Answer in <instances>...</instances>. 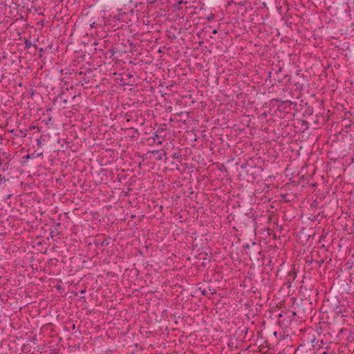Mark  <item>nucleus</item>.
<instances>
[{
	"label": "nucleus",
	"mask_w": 354,
	"mask_h": 354,
	"mask_svg": "<svg viewBox=\"0 0 354 354\" xmlns=\"http://www.w3.org/2000/svg\"><path fill=\"white\" fill-rule=\"evenodd\" d=\"M158 145H162V141H159V142H158Z\"/></svg>",
	"instance_id": "22"
},
{
	"label": "nucleus",
	"mask_w": 354,
	"mask_h": 354,
	"mask_svg": "<svg viewBox=\"0 0 354 354\" xmlns=\"http://www.w3.org/2000/svg\"><path fill=\"white\" fill-rule=\"evenodd\" d=\"M245 333H247V331L248 330V328H245Z\"/></svg>",
	"instance_id": "23"
},
{
	"label": "nucleus",
	"mask_w": 354,
	"mask_h": 354,
	"mask_svg": "<svg viewBox=\"0 0 354 354\" xmlns=\"http://www.w3.org/2000/svg\"><path fill=\"white\" fill-rule=\"evenodd\" d=\"M37 144H38V145H40V144H41V141H40V140H37Z\"/></svg>",
	"instance_id": "20"
},
{
	"label": "nucleus",
	"mask_w": 354,
	"mask_h": 354,
	"mask_svg": "<svg viewBox=\"0 0 354 354\" xmlns=\"http://www.w3.org/2000/svg\"><path fill=\"white\" fill-rule=\"evenodd\" d=\"M97 26H100V24H96L95 22H93L92 24H90V26L91 28H96Z\"/></svg>",
	"instance_id": "9"
},
{
	"label": "nucleus",
	"mask_w": 354,
	"mask_h": 354,
	"mask_svg": "<svg viewBox=\"0 0 354 354\" xmlns=\"http://www.w3.org/2000/svg\"><path fill=\"white\" fill-rule=\"evenodd\" d=\"M202 295H207V291L204 289L203 290H202Z\"/></svg>",
	"instance_id": "15"
},
{
	"label": "nucleus",
	"mask_w": 354,
	"mask_h": 354,
	"mask_svg": "<svg viewBox=\"0 0 354 354\" xmlns=\"http://www.w3.org/2000/svg\"><path fill=\"white\" fill-rule=\"evenodd\" d=\"M5 180H3V179H0V186L1 185L2 183H5Z\"/></svg>",
	"instance_id": "17"
},
{
	"label": "nucleus",
	"mask_w": 354,
	"mask_h": 354,
	"mask_svg": "<svg viewBox=\"0 0 354 354\" xmlns=\"http://www.w3.org/2000/svg\"><path fill=\"white\" fill-rule=\"evenodd\" d=\"M24 44H25V46L27 48H30L32 46L31 41H30L28 39H25Z\"/></svg>",
	"instance_id": "6"
},
{
	"label": "nucleus",
	"mask_w": 354,
	"mask_h": 354,
	"mask_svg": "<svg viewBox=\"0 0 354 354\" xmlns=\"http://www.w3.org/2000/svg\"><path fill=\"white\" fill-rule=\"evenodd\" d=\"M179 157H180L179 153H174L172 155V158H173L174 159H178Z\"/></svg>",
	"instance_id": "8"
},
{
	"label": "nucleus",
	"mask_w": 354,
	"mask_h": 354,
	"mask_svg": "<svg viewBox=\"0 0 354 354\" xmlns=\"http://www.w3.org/2000/svg\"><path fill=\"white\" fill-rule=\"evenodd\" d=\"M287 276H288V278L287 279L288 283H290V280H291V279L294 280L295 279V278L296 277V273H295V271H290V272H288Z\"/></svg>",
	"instance_id": "2"
},
{
	"label": "nucleus",
	"mask_w": 354,
	"mask_h": 354,
	"mask_svg": "<svg viewBox=\"0 0 354 354\" xmlns=\"http://www.w3.org/2000/svg\"><path fill=\"white\" fill-rule=\"evenodd\" d=\"M85 292H86V290L84 289V290H82L81 291V293H82V294H84V293H85Z\"/></svg>",
	"instance_id": "19"
},
{
	"label": "nucleus",
	"mask_w": 354,
	"mask_h": 354,
	"mask_svg": "<svg viewBox=\"0 0 354 354\" xmlns=\"http://www.w3.org/2000/svg\"><path fill=\"white\" fill-rule=\"evenodd\" d=\"M75 97H76V96H75V95H74V96L72 97V99H73V100H75Z\"/></svg>",
	"instance_id": "24"
},
{
	"label": "nucleus",
	"mask_w": 354,
	"mask_h": 354,
	"mask_svg": "<svg viewBox=\"0 0 354 354\" xmlns=\"http://www.w3.org/2000/svg\"><path fill=\"white\" fill-rule=\"evenodd\" d=\"M214 17V15H211L210 16H209L207 17V20L211 21L212 19H213Z\"/></svg>",
	"instance_id": "14"
},
{
	"label": "nucleus",
	"mask_w": 354,
	"mask_h": 354,
	"mask_svg": "<svg viewBox=\"0 0 354 354\" xmlns=\"http://www.w3.org/2000/svg\"><path fill=\"white\" fill-rule=\"evenodd\" d=\"M183 3H187V2L186 1L185 2L183 0L178 1L177 5H176V8L178 9H181L180 5L183 4Z\"/></svg>",
	"instance_id": "7"
},
{
	"label": "nucleus",
	"mask_w": 354,
	"mask_h": 354,
	"mask_svg": "<svg viewBox=\"0 0 354 354\" xmlns=\"http://www.w3.org/2000/svg\"><path fill=\"white\" fill-rule=\"evenodd\" d=\"M115 51L113 48L109 49L106 52V55L109 56L110 58L112 57L115 55Z\"/></svg>",
	"instance_id": "3"
},
{
	"label": "nucleus",
	"mask_w": 354,
	"mask_h": 354,
	"mask_svg": "<svg viewBox=\"0 0 354 354\" xmlns=\"http://www.w3.org/2000/svg\"><path fill=\"white\" fill-rule=\"evenodd\" d=\"M213 34H216L217 33V30H214L213 32H212Z\"/></svg>",
	"instance_id": "18"
},
{
	"label": "nucleus",
	"mask_w": 354,
	"mask_h": 354,
	"mask_svg": "<svg viewBox=\"0 0 354 354\" xmlns=\"http://www.w3.org/2000/svg\"><path fill=\"white\" fill-rule=\"evenodd\" d=\"M315 340V338H313V339H312V342H314V341Z\"/></svg>",
	"instance_id": "26"
},
{
	"label": "nucleus",
	"mask_w": 354,
	"mask_h": 354,
	"mask_svg": "<svg viewBox=\"0 0 354 354\" xmlns=\"http://www.w3.org/2000/svg\"><path fill=\"white\" fill-rule=\"evenodd\" d=\"M106 40H100L99 41L97 42H95L94 44L95 46H98V45H100L101 47H105L106 46Z\"/></svg>",
	"instance_id": "4"
},
{
	"label": "nucleus",
	"mask_w": 354,
	"mask_h": 354,
	"mask_svg": "<svg viewBox=\"0 0 354 354\" xmlns=\"http://www.w3.org/2000/svg\"><path fill=\"white\" fill-rule=\"evenodd\" d=\"M292 315H293V316H295V315H296V313H294V312H292Z\"/></svg>",
	"instance_id": "25"
},
{
	"label": "nucleus",
	"mask_w": 354,
	"mask_h": 354,
	"mask_svg": "<svg viewBox=\"0 0 354 354\" xmlns=\"http://www.w3.org/2000/svg\"><path fill=\"white\" fill-rule=\"evenodd\" d=\"M322 354H331V353L324 351L323 353H322Z\"/></svg>",
	"instance_id": "21"
},
{
	"label": "nucleus",
	"mask_w": 354,
	"mask_h": 354,
	"mask_svg": "<svg viewBox=\"0 0 354 354\" xmlns=\"http://www.w3.org/2000/svg\"><path fill=\"white\" fill-rule=\"evenodd\" d=\"M62 102H63V103H64V104H66L68 103V100H66V99H64V100H62Z\"/></svg>",
	"instance_id": "16"
},
{
	"label": "nucleus",
	"mask_w": 354,
	"mask_h": 354,
	"mask_svg": "<svg viewBox=\"0 0 354 354\" xmlns=\"http://www.w3.org/2000/svg\"><path fill=\"white\" fill-rule=\"evenodd\" d=\"M147 3L149 4H153L157 1V0H147Z\"/></svg>",
	"instance_id": "13"
},
{
	"label": "nucleus",
	"mask_w": 354,
	"mask_h": 354,
	"mask_svg": "<svg viewBox=\"0 0 354 354\" xmlns=\"http://www.w3.org/2000/svg\"><path fill=\"white\" fill-rule=\"evenodd\" d=\"M160 138V136H159L158 133H156V132L154 133V136L152 137V138L153 139V140H154V141H155V140H156V138L158 139V138Z\"/></svg>",
	"instance_id": "12"
},
{
	"label": "nucleus",
	"mask_w": 354,
	"mask_h": 354,
	"mask_svg": "<svg viewBox=\"0 0 354 354\" xmlns=\"http://www.w3.org/2000/svg\"><path fill=\"white\" fill-rule=\"evenodd\" d=\"M209 291L211 292L212 295H214L216 293V290L215 288L211 289L209 288Z\"/></svg>",
	"instance_id": "11"
},
{
	"label": "nucleus",
	"mask_w": 354,
	"mask_h": 354,
	"mask_svg": "<svg viewBox=\"0 0 354 354\" xmlns=\"http://www.w3.org/2000/svg\"><path fill=\"white\" fill-rule=\"evenodd\" d=\"M165 129H166V125L162 124L158 128L156 133H161V132L164 131Z\"/></svg>",
	"instance_id": "5"
},
{
	"label": "nucleus",
	"mask_w": 354,
	"mask_h": 354,
	"mask_svg": "<svg viewBox=\"0 0 354 354\" xmlns=\"http://www.w3.org/2000/svg\"><path fill=\"white\" fill-rule=\"evenodd\" d=\"M277 101L278 102H279V104L278 105L279 109H283V110L288 109V110H290V106L292 104V102L291 101H289V100L279 101L278 100H277Z\"/></svg>",
	"instance_id": "1"
},
{
	"label": "nucleus",
	"mask_w": 354,
	"mask_h": 354,
	"mask_svg": "<svg viewBox=\"0 0 354 354\" xmlns=\"http://www.w3.org/2000/svg\"><path fill=\"white\" fill-rule=\"evenodd\" d=\"M109 243V241L108 239H104L102 243V245H108Z\"/></svg>",
	"instance_id": "10"
}]
</instances>
